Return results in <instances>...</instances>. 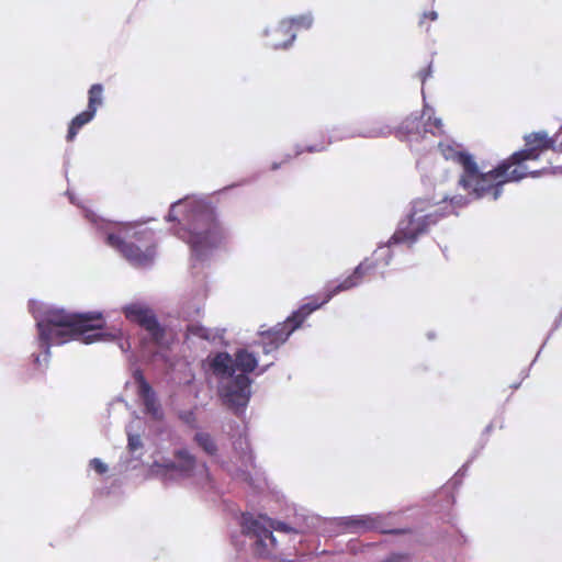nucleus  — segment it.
I'll use <instances>...</instances> for the list:
<instances>
[{"label": "nucleus", "instance_id": "ddd939ff", "mask_svg": "<svg viewBox=\"0 0 562 562\" xmlns=\"http://www.w3.org/2000/svg\"><path fill=\"white\" fill-rule=\"evenodd\" d=\"M122 312L128 321L144 328L155 345H162L166 337V328L160 324L157 315L150 307L142 303H130L122 307Z\"/></svg>", "mask_w": 562, "mask_h": 562}, {"label": "nucleus", "instance_id": "8fccbe9b", "mask_svg": "<svg viewBox=\"0 0 562 562\" xmlns=\"http://www.w3.org/2000/svg\"><path fill=\"white\" fill-rule=\"evenodd\" d=\"M282 165H283V162H282V161H279V162H278V161H273V162L271 164V166H270V169H271L272 171H277V170H279V169L281 168V166H282Z\"/></svg>", "mask_w": 562, "mask_h": 562}, {"label": "nucleus", "instance_id": "0eeeda50", "mask_svg": "<svg viewBox=\"0 0 562 562\" xmlns=\"http://www.w3.org/2000/svg\"><path fill=\"white\" fill-rule=\"evenodd\" d=\"M438 149L446 160H453L462 167V172L458 180L461 189L473 187L471 193L474 198H484L491 195L494 201L503 194V182H488V171L480 169L473 155L464 150H458L453 144L439 142Z\"/></svg>", "mask_w": 562, "mask_h": 562}, {"label": "nucleus", "instance_id": "393cba45", "mask_svg": "<svg viewBox=\"0 0 562 562\" xmlns=\"http://www.w3.org/2000/svg\"><path fill=\"white\" fill-rule=\"evenodd\" d=\"M103 91L104 88L102 83H93L89 88L87 110L97 114L98 109L101 108L104 103Z\"/></svg>", "mask_w": 562, "mask_h": 562}, {"label": "nucleus", "instance_id": "79ce46f5", "mask_svg": "<svg viewBox=\"0 0 562 562\" xmlns=\"http://www.w3.org/2000/svg\"><path fill=\"white\" fill-rule=\"evenodd\" d=\"M293 149H294V157H299L303 153H306L305 146H302L300 144H295Z\"/></svg>", "mask_w": 562, "mask_h": 562}, {"label": "nucleus", "instance_id": "f8f14e48", "mask_svg": "<svg viewBox=\"0 0 562 562\" xmlns=\"http://www.w3.org/2000/svg\"><path fill=\"white\" fill-rule=\"evenodd\" d=\"M233 448L241 462L240 468L229 471L233 480L246 483L254 491H260L266 485V480L258 473L251 475L248 468H255V454L247 437L239 436L233 441Z\"/></svg>", "mask_w": 562, "mask_h": 562}, {"label": "nucleus", "instance_id": "a18cd8bd", "mask_svg": "<svg viewBox=\"0 0 562 562\" xmlns=\"http://www.w3.org/2000/svg\"><path fill=\"white\" fill-rule=\"evenodd\" d=\"M544 171H546V169L533 170V171L527 172V176H529V177H531V178H538V177H540Z\"/></svg>", "mask_w": 562, "mask_h": 562}, {"label": "nucleus", "instance_id": "b1692460", "mask_svg": "<svg viewBox=\"0 0 562 562\" xmlns=\"http://www.w3.org/2000/svg\"><path fill=\"white\" fill-rule=\"evenodd\" d=\"M95 114L89 110H85L77 114L69 123L66 139L71 142L77 136L79 130L94 119Z\"/></svg>", "mask_w": 562, "mask_h": 562}, {"label": "nucleus", "instance_id": "4c0bfd02", "mask_svg": "<svg viewBox=\"0 0 562 562\" xmlns=\"http://www.w3.org/2000/svg\"><path fill=\"white\" fill-rule=\"evenodd\" d=\"M420 77H422V81L425 82L427 78L431 77L432 75V63H429V65L423 69L420 72H419Z\"/></svg>", "mask_w": 562, "mask_h": 562}, {"label": "nucleus", "instance_id": "37998d69", "mask_svg": "<svg viewBox=\"0 0 562 562\" xmlns=\"http://www.w3.org/2000/svg\"><path fill=\"white\" fill-rule=\"evenodd\" d=\"M555 135H561V137H559L558 142L554 144V147H552V149L562 153V131L557 133Z\"/></svg>", "mask_w": 562, "mask_h": 562}, {"label": "nucleus", "instance_id": "7c9ffc66", "mask_svg": "<svg viewBox=\"0 0 562 562\" xmlns=\"http://www.w3.org/2000/svg\"><path fill=\"white\" fill-rule=\"evenodd\" d=\"M187 334L190 336L202 338L204 340H210L211 338L210 329L201 324H189L187 326Z\"/></svg>", "mask_w": 562, "mask_h": 562}, {"label": "nucleus", "instance_id": "f257e3e1", "mask_svg": "<svg viewBox=\"0 0 562 562\" xmlns=\"http://www.w3.org/2000/svg\"><path fill=\"white\" fill-rule=\"evenodd\" d=\"M29 311L37 329L34 341L37 350L30 356L24 380L45 376L54 345H64L75 339H80L86 345L114 339L113 334L102 330L105 327L102 312H70L36 300L29 301Z\"/></svg>", "mask_w": 562, "mask_h": 562}, {"label": "nucleus", "instance_id": "cd10ccee", "mask_svg": "<svg viewBox=\"0 0 562 562\" xmlns=\"http://www.w3.org/2000/svg\"><path fill=\"white\" fill-rule=\"evenodd\" d=\"M290 21L293 31L296 33L301 30H310L314 24V15L312 12H305L300 15L286 18Z\"/></svg>", "mask_w": 562, "mask_h": 562}, {"label": "nucleus", "instance_id": "9d476101", "mask_svg": "<svg viewBox=\"0 0 562 562\" xmlns=\"http://www.w3.org/2000/svg\"><path fill=\"white\" fill-rule=\"evenodd\" d=\"M254 380L250 375L236 374L220 381L218 397L222 404L235 416L243 417L252 396Z\"/></svg>", "mask_w": 562, "mask_h": 562}, {"label": "nucleus", "instance_id": "864d4df0", "mask_svg": "<svg viewBox=\"0 0 562 562\" xmlns=\"http://www.w3.org/2000/svg\"><path fill=\"white\" fill-rule=\"evenodd\" d=\"M520 384H521V381H519V382H517V383L512 384V385H510V387H512L513 390H517V389L520 386Z\"/></svg>", "mask_w": 562, "mask_h": 562}, {"label": "nucleus", "instance_id": "f03ea898", "mask_svg": "<svg viewBox=\"0 0 562 562\" xmlns=\"http://www.w3.org/2000/svg\"><path fill=\"white\" fill-rule=\"evenodd\" d=\"M165 221L175 223L170 232L190 247L194 273L231 239V232L220 220L216 206L204 198L186 196L171 203Z\"/></svg>", "mask_w": 562, "mask_h": 562}, {"label": "nucleus", "instance_id": "bb28decb", "mask_svg": "<svg viewBox=\"0 0 562 562\" xmlns=\"http://www.w3.org/2000/svg\"><path fill=\"white\" fill-rule=\"evenodd\" d=\"M199 300H194L192 302H183L181 305V314L186 318H195L201 315V312L203 310V297L205 296V291L201 292Z\"/></svg>", "mask_w": 562, "mask_h": 562}, {"label": "nucleus", "instance_id": "423d86ee", "mask_svg": "<svg viewBox=\"0 0 562 562\" xmlns=\"http://www.w3.org/2000/svg\"><path fill=\"white\" fill-rule=\"evenodd\" d=\"M203 475L205 481L211 480L206 462H199L195 454L188 448H177L172 456L153 454V462L147 468L146 477L158 480L164 487L178 485L195 475Z\"/></svg>", "mask_w": 562, "mask_h": 562}, {"label": "nucleus", "instance_id": "aec40b11", "mask_svg": "<svg viewBox=\"0 0 562 562\" xmlns=\"http://www.w3.org/2000/svg\"><path fill=\"white\" fill-rule=\"evenodd\" d=\"M234 369L237 374H246L255 372L258 368V358L257 356L247 350L246 348L237 349L234 355Z\"/></svg>", "mask_w": 562, "mask_h": 562}, {"label": "nucleus", "instance_id": "72a5a7b5", "mask_svg": "<svg viewBox=\"0 0 562 562\" xmlns=\"http://www.w3.org/2000/svg\"><path fill=\"white\" fill-rule=\"evenodd\" d=\"M411 555L408 553L393 552L386 559L385 562H409Z\"/></svg>", "mask_w": 562, "mask_h": 562}, {"label": "nucleus", "instance_id": "a211bd4d", "mask_svg": "<svg viewBox=\"0 0 562 562\" xmlns=\"http://www.w3.org/2000/svg\"><path fill=\"white\" fill-rule=\"evenodd\" d=\"M359 283L353 279V277L350 274L347 278H345L342 281H340L337 284H334L333 282L327 283L325 286L324 297L322 301H318L316 297H312L310 302L304 303L303 305H307L308 307H313V312L321 308L323 305L328 303L335 295H337L340 292L348 291L350 289H353L358 286Z\"/></svg>", "mask_w": 562, "mask_h": 562}, {"label": "nucleus", "instance_id": "2f4dec72", "mask_svg": "<svg viewBox=\"0 0 562 562\" xmlns=\"http://www.w3.org/2000/svg\"><path fill=\"white\" fill-rule=\"evenodd\" d=\"M560 326H562V311L560 312L559 316L555 318L554 323H553V327L552 329L549 331L548 336L546 337L544 341L542 342L540 349L538 350L535 359L532 360V362L530 363V367L533 366V363L537 361L538 357L540 356L543 347L546 346V344L548 342V340L550 339V337L552 336L553 331L555 329H558Z\"/></svg>", "mask_w": 562, "mask_h": 562}, {"label": "nucleus", "instance_id": "473e14b6", "mask_svg": "<svg viewBox=\"0 0 562 562\" xmlns=\"http://www.w3.org/2000/svg\"><path fill=\"white\" fill-rule=\"evenodd\" d=\"M330 144H328V138H325L323 137V140L317 143V144H312V145H307L305 146V150L306 153H323L327 149V147L329 146Z\"/></svg>", "mask_w": 562, "mask_h": 562}, {"label": "nucleus", "instance_id": "c03bdc74", "mask_svg": "<svg viewBox=\"0 0 562 562\" xmlns=\"http://www.w3.org/2000/svg\"><path fill=\"white\" fill-rule=\"evenodd\" d=\"M462 480L463 477L462 476H459V474H454L453 477L451 479V484L453 487H458L462 484Z\"/></svg>", "mask_w": 562, "mask_h": 562}, {"label": "nucleus", "instance_id": "c756f323", "mask_svg": "<svg viewBox=\"0 0 562 562\" xmlns=\"http://www.w3.org/2000/svg\"><path fill=\"white\" fill-rule=\"evenodd\" d=\"M375 267L376 262L370 261L368 258H366L353 269L351 276L360 284L364 274L369 271H372Z\"/></svg>", "mask_w": 562, "mask_h": 562}, {"label": "nucleus", "instance_id": "5fc2aeb1", "mask_svg": "<svg viewBox=\"0 0 562 562\" xmlns=\"http://www.w3.org/2000/svg\"><path fill=\"white\" fill-rule=\"evenodd\" d=\"M430 148H431V145L429 144V146H427V145H426V146H424V148H423V149H424V150H428V149H430Z\"/></svg>", "mask_w": 562, "mask_h": 562}, {"label": "nucleus", "instance_id": "58836bf2", "mask_svg": "<svg viewBox=\"0 0 562 562\" xmlns=\"http://www.w3.org/2000/svg\"><path fill=\"white\" fill-rule=\"evenodd\" d=\"M273 366V361L267 363V364H263V366H259L258 364V368L256 369V375L259 376V375H262L263 373H266L271 367Z\"/></svg>", "mask_w": 562, "mask_h": 562}, {"label": "nucleus", "instance_id": "09e8293b", "mask_svg": "<svg viewBox=\"0 0 562 562\" xmlns=\"http://www.w3.org/2000/svg\"><path fill=\"white\" fill-rule=\"evenodd\" d=\"M71 204L79 205L77 198L69 190L66 192Z\"/></svg>", "mask_w": 562, "mask_h": 562}, {"label": "nucleus", "instance_id": "de8ad7c7", "mask_svg": "<svg viewBox=\"0 0 562 562\" xmlns=\"http://www.w3.org/2000/svg\"><path fill=\"white\" fill-rule=\"evenodd\" d=\"M424 15H425V18H428V19H430L431 21H435V20H437V18H438V13H437L436 11L427 12V13H425Z\"/></svg>", "mask_w": 562, "mask_h": 562}, {"label": "nucleus", "instance_id": "ea45409f", "mask_svg": "<svg viewBox=\"0 0 562 562\" xmlns=\"http://www.w3.org/2000/svg\"><path fill=\"white\" fill-rule=\"evenodd\" d=\"M469 543V538L468 536H465L464 533H462L461 531H459V536L458 538L456 539V544L457 546H465Z\"/></svg>", "mask_w": 562, "mask_h": 562}, {"label": "nucleus", "instance_id": "f704fd0d", "mask_svg": "<svg viewBox=\"0 0 562 562\" xmlns=\"http://www.w3.org/2000/svg\"><path fill=\"white\" fill-rule=\"evenodd\" d=\"M479 454L480 450L473 451L468 461L458 470L456 474H459V476L464 477L467 475L470 464L477 458Z\"/></svg>", "mask_w": 562, "mask_h": 562}, {"label": "nucleus", "instance_id": "c85d7f7f", "mask_svg": "<svg viewBox=\"0 0 562 562\" xmlns=\"http://www.w3.org/2000/svg\"><path fill=\"white\" fill-rule=\"evenodd\" d=\"M178 419L190 429H199L196 407L190 409H180L177 412Z\"/></svg>", "mask_w": 562, "mask_h": 562}, {"label": "nucleus", "instance_id": "a878e982", "mask_svg": "<svg viewBox=\"0 0 562 562\" xmlns=\"http://www.w3.org/2000/svg\"><path fill=\"white\" fill-rule=\"evenodd\" d=\"M127 450L134 460H139L143 456L144 443L139 434L133 432L126 427Z\"/></svg>", "mask_w": 562, "mask_h": 562}, {"label": "nucleus", "instance_id": "e433bc0d", "mask_svg": "<svg viewBox=\"0 0 562 562\" xmlns=\"http://www.w3.org/2000/svg\"><path fill=\"white\" fill-rule=\"evenodd\" d=\"M357 130L356 127H351V126H339V127H334L330 133L328 134L327 138H329L330 135H341V134H346L347 132L349 131H355Z\"/></svg>", "mask_w": 562, "mask_h": 562}, {"label": "nucleus", "instance_id": "f3484780", "mask_svg": "<svg viewBox=\"0 0 562 562\" xmlns=\"http://www.w3.org/2000/svg\"><path fill=\"white\" fill-rule=\"evenodd\" d=\"M262 35L265 37H270L271 35L285 37L284 40L271 38L266 43L267 46L274 50H286L293 46L296 40V33L286 18L282 19L274 29L266 27Z\"/></svg>", "mask_w": 562, "mask_h": 562}, {"label": "nucleus", "instance_id": "1a4fd4ad", "mask_svg": "<svg viewBox=\"0 0 562 562\" xmlns=\"http://www.w3.org/2000/svg\"><path fill=\"white\" fill-rule=\"evenodd\" d=\"M313 313V307L301 305L293 311L283 322L277 323L274 326L263 329L260 326L258 335L260 341L258 345L262 347V352L268 356L274 353L282 345H284L290 336L299 329L304 321Z\"/></svg>", "mask_w": 562, "mask_h": 562}, {"label": "nucleus", "instance_id": "7ed1b4c3", "mask_svg": "<svg viewBox=\"0 0 562 562\" xmlns=\"http://www.w3.org/2000/svg\"><path fill=\"white\" fill-rule=\"evenodd\" d=\"M313 515H294L293 522L243 513L239 518L240 532L232 535V544L238 552L250 553L261 560L293 562L296 560V547L291 535L300 536L315 526Z\"/></svg>", "mask_w": 562, "mask_h": 562}, {"label": "nucleus", "instance_id": "49530a36", "mask_svg": "<svg viewBox=\"0 0 562 562\" xmlns=\"http://www.w3.org/2000/svg\"><path fill=\"white\" fill-rule=\"evenodd\" d=\"M493 428H494L493 423H490V424L484 428V430L482 431L483 437H484V436H487V437H488V435L493 431Z\"/></svg>", "mask_w": 562, "mask_h": 562}, {"label": "nucleus", "instance_id": "9b49d317", "mask_svg": "<svg viewBox=\"0 0 562 562\" xmlns=\"http://www.w3.org/2000/svg\"><path fill=\"white\" fill-rule=\"evenodd\" d=\"M539 146H526L512 154L507 160L501 161L496 167L488 171V182H503V186L509 181H520L527 177V167L524 162L527 160H536L540 156Z\"/></svg>", "mask_w": 562, "mask_h": 562}, {"label": "nucleus", "instance_id": "39448f33", "mask_svg": "<svg viewBox=\"0 0 562 562\" xmlns=\"http://www.w3.org/2000/svg\"><path fill=\"white\" fill-rule=\"evenodd\" d=\"M438 203L429 198L414 199L409 203L406 214L398 221L393 235L386 243L379 245L375 250L378 258L374 262L376 265L382 262L384 266H389L393 259L392 246L406 244L408 247H413L420 236L426 235L430 226L436 225L443 215L439 213H425Z\"/></svg>", "mask_w": 562, "mask_h": 562}, {"label": "nucleus", "instance_id": "603ef678", "mask_svg": "<svg viewBox=\"0 0 562 562\" xmlns=\"http://www.w3.org/2000/svg\"><path fill=\"white\" fill-rule=\"evenodd\" d=\"M293 158H295V157H294V154H293V155H291V154H285V155L283 156L282 162H283V164H286V162H289L290 160H292Z\"/></svg>", "mask_w": 562, "mask_h": 562}, {"label": "nucleus", "instance_id": "4468645a", "mask_svg": "<svg viewBox=\"0 0 562 562\" xmlns=\"http://www.w3.org/2000/svg\"><path fill=\"white\" fill-rule=\"evenodd\" d=\"M386 517L382 514H367L341 517V526L351 532L379 531L384 535H402L407 530L402 528L389 529L385 527Z\"/></svg>", "mask_w": 562, "mask_h": 562}, {"label": "nucleus", "instance_id": "20e7f679", "mask_svg": "<svg viewBox=\"0 0 562 562\" xmlns=\"http://www.w3.org/2000/svg\"><path fill=\"white\" fill-rule=\"evenodd\" d=\"M83 217L104 235V243L119 251L132 266L150 268L156 257V234L151 228L144 227L148 222L121 223L119 232L110 229L111 223L92 210L82 207Z\"/></svg>", "mask_w": 562, "mask_h": 562}, {"label": "nucleus", "instance_id": "6e6d98bb", "mask_svg": "<svg viewBox=\"0 0 562 562\" xmlns=\"http://www.w3.org/2000/svg\"><path fill=\"white\" fill-rule=\"evenodd\" d=\"M435 337V335L432 333H428V338L429 339H432Z\"/></svg>", "mask_w": 562, "mask_h": 562}, {"label": "nucleus", "instance_id": "2eb2a0df", "mask_svg": "<svg viewBox=\"0 0 562 562\" xmlns=\"http://www.w3.org/2000/svg\"><path fill=\"white\" fill-rule=\"evenodd\" d=\"M133 379L137 384V395L142 401L144 414L148 415L151 420L162 422L165 412L158 395L139 368L133 371Z\"/></svg>", "mask_w": 562, "mask_h": 562}, {"label": "nucleus", "instance_id": "6e6552de", "mask_svg": "<svg viewBox=\"0 0 562 562\" xmlns=\"http://www.w3.org/2000/svg\"><path fill=\"white\" fill-rule=\"evenodd\" d=\"M432 113L434 109L425 104L422 114L412 113L396 128H393V134L401 142L408 143L411 148L414 144L426 142L429 134L431 136L443 134L441 119H431Z\"/></svg>", "mask_w": 562, "mask_h": 562}, {"label": "nucleus", "instance_id": "3c124183", "mask_svg": "<svg viewBox=\"0 0 562 562\" xmlns=\"http://www.w3.org/2000/svg\"><path fill=\"white\" fill-rule=\"evenodd\" d=\"M529 373H530V367L521 370V372H520L521 380L527 379L529 376Z\"/></svg>", "mask_w": 562, "mask_h": 562}, {"label": "nucleus", "instance_id": "6ab92c4d", "mask_svg": "<svg viewBox=\"0 0 562 562\" xmlns=\"http://www.w3.org/2000/svg\"><path fill=\"white\" fill-rule=\"evenodd\" d=\"M210 366L213 373L220 378V381L237 374L234 369V357L227 351L217 352L211 360Z\"/></svg>", "mask_w": 562, "mask_h": 562}, {"label": "nucleus", "instance_id": "4d7b16f0", "mask_svg": "<svg viewBox=\"0 0 562 562\" xmlns=\"http://www.w3.org/2000/svg\"><path fill=\"white\" fill-rule=\"evenodd\" d=\"M450 498H451V503L453 504L456 502V498L452 495L450 496Z\"/></svg>", "mask_w": 562, "mask_h": 562}, {"label": "nucleus", "instance_id": "4be33fe9", "mask_svg": "<svg viewBox=\"0 0 562 562\" xmlns=\"http://www.w3.org/2000/svg\"><path fill=\"white\" fill-rule=\"evenodd\" d=\"M472 189H473V187H471L469 189H463L467 192L465 195H463V194H456L453 196L443 195L442 199H441V202L449 201V206H450L451 211H449V212H441V211L437 210L434 213L443 214L440 217V218H442L447 214H450V213L458 214V212H457L458 209L465 207L467 205H469L474 200H481L482 198H474L473 196V194L471 193ZM425 213H429L428 210Z\"/></svg>", "mask_w": 562, "mask_h": 562}, {"label": "nucleus", "instance_id": "a19ab883", "mask_svg": "<svg viewBox=\"0 0 562 562\" xmlns=\"http://www.w3.org/2000/svg\"><path fill=\"white\" fill-rule=\"evenodd\" d=\"M487 441H488V437L487 436L483 437V435H481V438L479 440V446L474 449V451L480 450V453H481L482 450L485 448Z\"/></svg>", "mask_w": 562, "mask_h": 562}, {"label": "nucleus", "instance_id": "c9c22d12", "mask_svg": "<svg viewBox=\"0 0 562 562\" xmlns=\"http://www.w3.org/2000/svg\"><path fill=\"white\" fill-rule=\"evenodd\" d=\"M90 467L95 470L99 474H104L108 471V465L101 461L99 458H93L90 460Z\"/></svg>", "mask_w": 562, "mask_h": 562}, {"label": "nucleus", "instance_id": "dca6fc26", "mask_svg": "<svg viewBox=\"0 0 562 562\" xmlns=\"http://www.w3.org/2000/svg\"><path fill=\"white\" fill-rule=\"evenodd\" d=\"M392 134L393 128L387 123H385L383 119H370L363 122V124L358 127V130L349 131L341 135H330L328 138V144L355 137L385 138Z\"/></svg>", "mask_w": 562, "mask_h": 562}, {"label": "nucleus", "instance_id": "412c9836", "mask_svg": "<svg viewBox=\"0 0 562 562\" xmlns=\"http://www.w3.org/2000/svg\"><path fill=\"white\" fill-rule=\"evenodd\" d=\"M193 442L203 451L205 456L214 460H217L220 458L218 446L216 443V440L210 432L198 430L193 436Z\"/></svg>", "mask_w": 562, "mask_h": 562}, {"label": "nucleus", "instance_id": "5701e85b", "mask_svg": "<svg viewBox=\"0 0 562 562\" xmlns=\"http://www.w3.org/2000/svg\"><path fill=\"white\" fill-rule=\"evenodd\" d=\"M561 135L548 136L544 131L525 135L526 146H539V150L552 149Z\"/></svg>", "mask_w": 562, "mask_h": 562}, {"label": "nucleus", "instance_id": "13d9d810", "mask_svg": "<svg viewBox=\"0 0 562 562\" xmlns=\"http://www.w3.org/2000/svg\"><path fill=\"white\" fill-rule=\"evenodd\" d=\"M297 514H299V515H302V514L306 515V514H305V509H302V513H297Z\"/></svg>", "mask_w": 562, "mask_h": 562}]
</instances>
